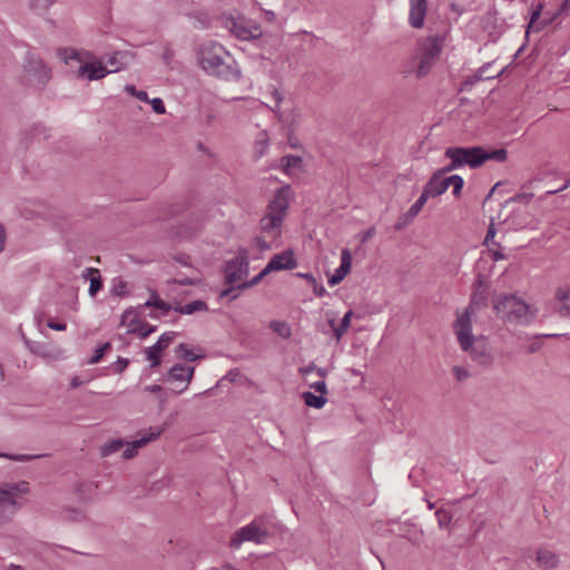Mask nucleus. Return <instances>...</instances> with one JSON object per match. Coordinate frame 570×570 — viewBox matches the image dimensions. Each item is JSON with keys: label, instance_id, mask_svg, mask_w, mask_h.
Segmentation results:
<instances>
[{"label": "nucleus", "instance_id": "obj_26", "mask_svg": "<svg viewBox=\"0 0 570 570\" xmlns=\"http://www.w3.org/2000/svg\"><path fill=\"white\" fill-rule=\"evenodd\" d=\"M490 66H491V62H487L483 66H481L473 76L469 77L463 82V86L464 87L473 86V85H475L476 82H479L481 80H489V79H493V78L499 77L501 75V72H499L498 75H494V76H487V71L490 68Z\"/></svg>", "mask_w": 570, "mask_h": 570}, {"label": "nucleus", "instance_id": "obj_17", "mask_svg": "<svg viewBox=\"0 0 570 570\" xmlns=\"http://www.w3.org/2000/svg\"><path fill=\"white\" fill-rule=\"evenodd\" d=\"M111 73L101 61L82 63L78 69V77L86 78L90 81L100 80Z\"/></svg>", "mask_w": 570, "mask_h": 570}, {"label": "nucleus", "instance_id": "obj_21", "mask_svg": "<svg viewBox=\"0 0 570 570\" xmlns=\"http://www.w3.org/2000/svg\"><path fill=\"white\" fill-rule=\"evenodd\" d=\"M157 330V326L155 325H151L149 323H146V322H141L137 318L132 320L129 324V333H135L137 334L138 336H140L141 338H146L148 337L150 334H153L154 332H156Z\"/></svg>", "mask_w": 570, "mask_h": 570}, {"label": "nucleus", "instance_id": "obj_11", "mask_svg": "<svg viewBox=\"0 0 570 570\" xmlns=\"http://www.w3.org/2000/svg\"><path fill=\"white\" fill-rule=\"evenodd\" d=\"M404 73L415 75L417 78L428 75V39H420L404 66Z\"/></svg>", "mask_w": 570, "mask_h": 570}, {"label": "nucleus", "instance_id": "obj_1", "mask_svg": "<svg viewBox=\"0 0 570 570\" xmlns=\"http://www.w3.org/2000/svg\"><path fill=\"white\" fill-rule=\"evenodd\" d=\"M479 303L475 296L471 298L465 309L458 315L453 330L461 348L469 352L470 356L481 365H490L493 361L491 348L484 337L472 334V317L476 312Z\"/></svg>", "mask_w": 570, "mask_h": 570}, {"label": "nucleus", "instance_id": "obj_63", "mask_svg": "<svg viewBox=\"0 0 570 570\" xmlns=\"http://www.w3.org/2000/svg\"><path fill=\"white\" fill-rule=\"evenodd\" d=\"M568 186H570V180H569V181H567V183H566L561 188H559V189H556V190H549V191H547V195H554V194H557V193H559V191H561V190H564Z\"/></svg>", "mask_w": 570, "mask_h": 570}, {"label": "nucleus", "instance_id": "obj_14", "mask_svg": "<svg viewBox=\"0 0 570 570\" xmlns=\"http://www.w3.org/2000/svg\"><path fill=\"white\" fill-rule=\"evenodd\" d=\"M160 429L150 428V430L148 432H144V434L139 439L132 442H125L126 449L122 452V458L127 460L134 458L140 448L156 440L160 435Z\"/></svg>", "mask_w": 570, "mask_h": 570}, {"label": "nucleus", "instance_id": "obj_2", "mask_svg": "<svg viewBox=\"0 0 570 570\" xmlns=\"http://www.w3.org/2000/svg\"><path fill=\"white\" fill-rule=\"evenodd\" d=\"M198 61L203 70L224 80H238L240 70L230 53L218 42H204L198 50Z\"/></svg>", "mask_w": 570, "mask_h": 570}, {"label": "nucleus", "instance_id": "obj_50", "mask_svg": "<svg viewBox=\"0 0 570 570\" xmlns=\"http://www.w3.org/2000/svg\"><path fill=\"white\" fill-rule=\"evenodd\" d=\"M533 198L531 193H519L514 195L510 200L517 203H529Z\"/></svg>", "mask_w": 570, "mask_h": 570}, {"label": "nucleus", "instance_id": "obj_49", "mask_svg": "<svg viewBox=\"0 0 570 570\" xmlns=\"http://www.w3.org/2000/svg\"><path fill=\"white\" fill-rule=\"evenodd\" d=\"M128 364H129V360L128 358L118 357V360L114 363V371L116 373H121V372H124L126 370Z\"/></svg>", "mask_w": 570, "mask_h": 570}, {"label": "nucleus", "instance_id": "obj_20", "mask_svg": "<svg viewBox=\"0 0 570 570\" xmlns=\"http://www.w3.org/2000/svg\"><path fill=\"white\" fill-rule=\"evenodd\" d=\"M131 60V55L127 51H117L107 59V63L111 66L109 71L117 72L126 68Z\"/></svg>", "mask_w": 570, "mask_h": 570}, {"label": "nucleus", "instance_id": "obj_31", "mask_svg": "<svg viewBox=\"0 0 570 570\" xmlns=\"http://www.w3.org/2000/svg\"><path fill=\"white\" fill-rule=\"evenodd\" d=\"M482 158H484V161L495 160L499 163H503L508 158V151L504 148H499V149L491 150V151H487L482 148Z\"/></svg>", "mask_w": 570, "mask_h": 570}, {"label": "nucleus", "instance_id": "obj_18", "mask_svg": "<svg viewBox=\"0 0 570 570\" xmlns=\"http://www.w3.org/2000/svg\"><path fill=\"white\" fill-rule=\"evenodd\" d=\"M428 11L426 0H410L409 23L413 28H422Z\"/></svg>", "mask_w": 570, "mask_h": 570}, {"label": "nucleus", "instance_id": "obj_58", "mask_svg": "<svg viewBox=\"0 0 570 570\" xmlns=\"http://www.w3.org/2000/svg\"><path fill=\"white\" fill-rule=\"evenodd\" d=\"M296 276L306 279L309 284H313L316 281L311 273H296Z\"/></svg>", "mask_w": 570, "mask_h": 570}, {"label": "nucleus", "instance_id": "obj_62", "mask_svg": "<svg viewBox=\"0 0 570 570\" xmlns=\"http://www.w3.org/2000/svg\"><path fill=\"white\" fill-rule=\"evenodd\" d=\"M559 312L562 316L570 317V305L561 306Z\"/></svg>", "mask_w": 570, "mask_h": 570}, {"label": "nucleus", "instance_id": "obj_52", "mask_svg": "<svg viewBox=\"0 0 570 570\" xmlns=\"http://www.w3.org/2000/svg\"><path fill=\"white\" fill-rule=\"evenodd\" d=\"M569 11H570V0H563L562 3L560 4L559 10L552 16L550 21L554 20L557 17H559L561 14L568 13Z\"/></svg>", "mask_w": 570, "mask_h": 570}, {"label": "nucleus", "instance_id": "obj_12", "mask_svg": "<svg viewBox=\"0 0 570 570\" xmlns=\"http://www.w3.org/2000/svg\"><path fill=\"white\" fill-rule=\"evenodd\" d=\"M176 336V332H166L160 335L153 346L145 350L146 358L151 362V367H157L161 364L160 353L168 347Z\"/></svg>", "mask_w": 570, "mask_h": 570}, {"label": "nucleus", "instance_id": "obj_61", "mask_svg": "<svg viewBox=\"0 0 570 570\" xmlns=\"http://www.w3.org/2000/svg\"><path fill=\"white\" fill-rule=\"evenodd\" d=\"M173 57H174V53L170 49L165 50V52L163 53V59L165 60L166 63H169V61L173 59Z\"/></svg>", "mask_w": 570, "mask_h": 570}, {"label": "nucleus", "instance_id": "obj_32", "mask_svg": "<svg viewBox=\"0 0 570 570\" xmlns=\"http://www.w3.org/2000/svg\"><path fill=\"white\" fill-rule=\"evenodd\" d=\"M125 446V441L121 439L111 440L101 448V455L108 456L112 453L118 452Z\"/></svg>", "mask_w": 570, "mask_h": 570}, {"label": "nucleus", "instance_id": "obj_38", "mask_svg": "<svg viewBox=\"0 0 570 570\" xmlns=\"http://www.w3.org/2000/svg\"><path fill=\"white\" fill-rule=\"evenodd\" d=\"M556 299L562 303V306L569 305L570 302V285L560 286L556 291Z\"/></svg>", "mask_w": 570, "mask_h": 570}, {"label": "nucleus", "instance_id": "obj_44", "mask_svg": "<svg viewBox=\"0 0 570 570\" xmlns=\"http://www.w3.org/2000/svg\"><path fill=\"white\" fill-rule=\"evenodd\" d=\"M102 288V282L100 277H92L89 285V295L95 296Z\"/></svg>", "mask_w": 570, "mask_h": 570}, {"label": "nucleus", "instance_id": "obj_28", "mask_svg": "<svg viewBox=\"0 0 570 570\" xmlns=\"http://www.w3.org/2000/svg\"><path fill=\"white\" fill-rule=\"evenodd\" d=\"M352 316H353L352 311L346 312L344 314L343 318L341 320L340 325H337V326H334V321H330V324L333 328L334 336L336 340H340L344 335L346 330L350 327Z\"/></svg>", "mask_w": 570, "mask_h": 570}, {"label": "nucleus", "instance_id": "obj_7", "mask_svg": "<svg viewBox=\"0 0 570 570\" xmlns=\"http://www.w3.org/2000/svg\"><path fill=\"white\" fill-rule=\"evenodd\" d=\"M445 157L451 160V164L445 167V170H454L464 165L476 168L484 163V158H482V147H450L445 150Z\"/></svg>", "mask_w": 570, "mask_h": 570}, {"label": "nucleus", "instance_id": "obj_5", "mask_svg": "<svg viewBox=\"0 0 570 570\" xmlns=\"http://www.w3.org/2000/svg\"><path fill=\"white\" fill-rule=\"evenodd\" d=\"M493 306L505 322L524 324L530 320L529 305L513 294L501 295Z\"/></svg>", "mask_w": 570, "mask_h": 570}, {"label": "nucleus", "instance_id": "obj_23", "mask_svg": "<svg viewBox=\"0 0 570 570\" xmlns=\"http://www.w3.org/2000/svg\"><path fill=\"white\" fill-rule=\"evenodd\" d=\"M446 32L436 35L433 38L430 37V65L434 61L442 52L445 45Z\"/></svg>", "mask_w": 570, "mask_h": 570}, {"label": "nucleus", "instance_id": "obj_9", "mask_svg": "<svg viewBox=\"0 0 570 570\" xmlns=\"http://www.w3.org/2000/svg\"><path fill=\"white\" fill-rule=\"evenodd\" d=\"M225 26L234 37L243 41L255 40L263 35L259 24L244 17H229L226 19Z\"/></svg>", "mask_w": 570, "mask_h": 570}, {"label": "nucleus", "instance_id": "obj_33", "mask_svg": "<svg viewBox=\"0 0 570 570\" xmlns=\"http://www.w3.org/2000/svg\"><path fill=\"white\" fill-rule=\"evenodd\" d=\"M110 293L115 296H126L127 295V282L124 281L121 277H115L111 281V288Z\"/></svg>", "mask_w": 570, "mask_h": 570}, {"label": "nucleus", "instance_id": "obj_10", "mask_svg": "<svg viewBox=\"0 0 570 570\" xmlns=\"http://www.w3.org/2000/svg\"><path fill=\"white\" fill-rule=\"evenodd\" d=\"M249 262L248 255L245 249L238 252V254L226 262L224 267L225 283L227 285L239 284L248 275Z\"/></svg>", "mask_w": 570, "mask_h": 570}, {"label": "nucleus", "instance_id": "obj_42", "mask_svg": "<svg viewBox=\"0 0 570 570\" xmlns=\"http://www.w3.org/2000/svg\"><path fill=\"white\" fill-rule=\"evenodd\" d=\"M126 91L132 96H135L137 99H139L140 101H149L148 100V95L146 91L144 90H137L135 86L132 85H127L126 86Z\"/></svg>", "mask_w": 570, "mask_h": 570}, {"label": "nucleus", "instance_id": "obj_35", "mask_svg": "<svg viewBox=\"0 0 570 570\" xmlns=\"http://www.w3.org/2000/svg\"><path fill=\"white\" fill-rule=\"evenodd\" d=\"M271 272L267 271V267L265 266L256 276H254L250 281H245L239 284H237V288H244L247 289L249 287L256 286L259 284L265 276H267Z\"/></svg>", "mask_w": 570, "mask_h": 570}, {"label": "nucleus", "instance_id": "obj_22", "mask_svg": "<svg viewBox=\"0 0 570 570\" xmlns=\"http://www.w3.org/2000/svg\"><path fill=\"white\" fill-rule=\"evenodd\" d=\"M537 562L540 567L552 569L558 564V557L550 550L540 549L537 552Z\"/></svg>", "mask_w": 570, "mask_h": 570}, {"label": "nucleus", "instance_id": "obj_36", "mask_svg": "<svg viewBox=\"0 0 570 570\" xmlns=\"http://www.w3.org/2000/svg\"><path fill=\"white\" fill-rule=\"evenodd\" d=\"M271 328L283 338H287L291 335V328L285 322L274 321L271 323Z\"/></svg>", "mask_w": 570, "mask_h": 570}, {"label": "nucleus", "instance_id": "obj_48", "mask_svg": "<svg viewBox=\"0 0 570 570\" xmlns=\"http://www.w3.org/2000/svg\"><path fill=\"white\" fill-rule=\"evenodd\" d=\"M453 374L459 382H461L470 376V373L468 372V370H465L464 367H461V366H454Z\"/></svg>", "mask_w": 570, "mask_h": 570}, {"label": "nucleus", "instance_id": "obj_37", "mask_svg": "<svg viewBox=\"0 0 570 570\" xmlns=\"http://www.w3.org/2000/svg\"><path fill=\"white\" fill-rule=\"evenodd\" d=\"M352 265V255L350 249L343 248L341 252V264L338 268L341 272L348 274Z\"/></svg>", "mask_w": 570, "mask_h": 570}, {"label": "nucleus", "instance_id": "obj_54", "mask_svg": "<svg viewBox=\"0 0 570 570\" xmlns=\"http://www.w3.org/2000/svg\"><path fill=\"white\" fill-rule=\"evenodd\" d=\"M311 387L323 395L327 393V387H326V383L324 380L312 383Z\"/></svg>", "mask_w": 570, "mask_h": 570}, {"label": "nucleus", "instance_id": "obj_4", "mask_svg": "<svg viewBox=\"0 0 570 570\" xmlns=\"http://www.w3.org/2000/svg\"><path fill=\"white\" fill-rule=\"evenodd\" d=\"M274 521L271 515H258L239 528L230 538V548L239 549L244 542L263 544L273 534Z\"/></svg>", "mask_w": 570, "mask_h": 570}, {"label": "nucleus", "instance_id": "obj_27", "mask_svg": "<svg viewBox=\"0 0 570 570\" xmlns=\"http://www.w3.org/2000/svg\"><path fill=\"white\" fill-rule=\"evenodd\" d=\"M208 309L207 303L202 299H196L194 302L187 303L185 305L178 306L176 311L180 314L190 315L196 312H205Z\"/></svg>", "mask_w": 570, "mask_h": 570}, {"label": "nucleus", "instance_id": "obj_6", "mask_svg": "<svg viewBox=\"0 0 570 570\" xmlns=\"http://www.w3.org/2000/svg\"><path fill=\"white\" fill-rule=\"evenodd\" d=\"M29 492L26 481L7 483L0 488V524L7 522L20 508L19 499Z\"/></svg>", "mask_w": 570, "mask_h": 570}, {"label": "nucleus", "instance_id": "obj_59", "mask_svg": "<svg viewBox=\"0 0 570 570\" xmlns=\"http://www.w3.org/2000/svg\"><path fill=\"white\" fill-rule=\"evenodd\" d=\"M314 371H316V365L314 363H311V364L299 368V372L303 375H306V374H308L311 372H314Z\"/></svg>", "mask_w": 570, "mask_h": 570}, {"label": "nucleus", "instance_id": "obj_64", "mask_svg": "<svg viewBox=\"0 0 570 570\" xmlns=\"http://www.w3.org/2000/svg\"><path fill=\"white\" fill-rule=\"evenodd\" d=\"M317 375H320L322 379H324L326 376V370L325 368H322V367H316V371Z\"/></svg>", "mask_w": 570, "mask_h": 570}, {"label": "nucleus", "instance_id": "obj_29", "mask_svg": "<svg viewBox=\"0 0 570 570\" xmlns=\"http://www.w3.org/2000/svg\"><path fill=\"white\" fill-rule=\"evenodd\" d=\"M302 397L307 406L314 407V409H322L327 401L323 394L315 395L312 392H304L302 394Z\"/></svg>", "mask_w": 570, "mask_h": 570}, {"label": "nucleus", "instance_id": "obj_19", "mask_svg": "<svg viewBox=\"0 0 570 570\" xmlns=\"http://www.w3.org/2000/svg\"><path fill=\"white\" fill-rule=\"evenodd\" d=\"M195 368L183 364H175L167 374V380L171 382H186L187 384L194 376Z\"/></svg>", "mask_w": 570, "mask_h": 570}, {"label": "nucleus", "instance_id": "obj_25", "mask_svg": "<svg viewBox=\"0 0 570 570\" xmlns=\"http://www.w3.org/2000/svg\"><path fill=\"white\" fill-rule=\"evenodd\" d=\"M60 58L66 62L69 63L71 60H77L79 62H82L83 59H89L92 57V55L88 51H78L71 48H65L59 52Z\"/></svg>", "mask_w": 570, "mask_h": 570}, {"label": "nucleus", "instance_id": "obj_8", "mask_svg": "<svg viewBox=\"0 0 570 570\" xmlns=\"http://www.w3.org/2000/svg\"><path fill=\"white\" fill-rule=\"evenodd\" d=\"M449 170L445 168L438 170L430 177V197H436L444 194L450 186L453 187L452 194L460 197L464 180L460 175H452L445 177L444 174Z\"/></svg>", "mask_w": 570, "mask_h": 570}, {"label": "nucleus", "instance_id": "obj_41", "mask_svg": "<svg viewBox=\"0 0 570 570\" xmlns=\"http://www.w3.org/2000/svg\"><path fill=\"white\" fill-rule=\"evenodd\" d=\"M244 288H237V285L236 284H233V285H228L227 288L223 289L220 292V297L224 298V297H227L229 298L230 301H234L236 299L238 296H239V291H243Z\"/></svg>", "mask_w": 570, "mask_h": 570}, {"label": "nucleus", "instance_id": "obj_13", "mask_svg": "<svg viewBox=\"0 0 570 570\" xmlns=\"http://www.w3.org/2000/svg\"><path fill=\"white\" fill-rule=\"evenodd\" d=\"M296 266L297 261L292 249L275 254L266 265L267 271L271 273L276 271H291Z\"/></svg>", "mask_w": 570, "mask_h": 570}, {"label": "nucleus", "instance_id": "obj_24", "mask_svg": "<svg viewBox=\"0 0 570 570\" xmlns=\"http://www.w3.org/2000/svg\"><path fill=\"white\" fill-rule=\"evenodd\" d=\"M281 166L285 174L291 175L294 170L302 168L303 158L301 156L286 155L282 157Z\"/></svg>", "mask_w": 570, "mask_h": 570}, {"label": "nucleus", "instance_id": "obj_57", "mask_svg": "<svg viewBox=\"0 0 570 570\" xmlns=\"http://www.w3.org/2000/svg\"><path fill=\"white\" fill-rule=\"evenodd\" d=\"M6 240H7L6 229L2 225H0V253L4 250Z\"/></svg>", "mask_w": 570, "mask_h": 570}, {"label": "nucleus", "instance_id": "obj_40", "mask_svg": "<svg viewBox=\"0 0 570 570\" xmlns=\"http://www.w3.org/2000/svg\"><path fill=\"white\" fill-rule=\"evenodd\" d=\"M111 348L110 343H105L95 350L94 355L89 360V364H97L101 361L105 353Z\"/></svg>", "mask_w": 570, "mask_h": 570}, {"label": "nucleus", "instance_id": "obj_3", "mask_svg": "<svg viewBox=\"0 0 570 570\" xmlns=\"http://www.w3.org/2000/svg\"><path fill=\"white\" fill-rule=\"evenodd\" d=\"M292 190L288 185L281 187L267 205L266 214L259 220L263 233L277 237L289 207Z\"/></svg>", "mask_w": 570, "mask_h": 570}, {"label": "nucleus", "instance_id": "obj_51", "mask_svg": "<svg viewBox=\"0 0 570 570\" xmlns=\"http://www.w3.org/2000/svg\"><path fill=\"white\" fill-rule=\"evenodd\" d=\"M0 458H7V459H11V460H14V461H29L33 458H36L35 455H28V454H18V455H11V454H7V453H2L0 452Z\"/></svg>", "mask_w": 570, "mask_h": 570}, {"label": "nucleus", "instance_id": "obj_39", "mask_svg": "<svg viewBox=\"0 0 570 570\" xmlns=\"http://www.w3.org/2000/svg\"><path fill=\"white\" fill-rule=\"evenodd\" d=\"M435 518L441 529L448 528L452 520L451 513L442 509L435 511Z\"/></svg>", "mask_w": 570, "mask_h": 570}, {"label": "nucleus", "instance_id": "obj_55", "mask_svg": "<svg viewBox=\"0 0 570 570\" xmlns=\"http://www.w3.org/2000/svg\"><path fill=\"white\" fill-rule=\"evenodd\" d=\"M47 326L51 330H55V331H66L67 328V324L66 323H62V322H56L53 320H50L48 323H47Z\"/></svg>", "mask_w": 570, "mask_h": 570}, {"label": "nucleus", "instance_id": "obj_53", "mask_svg": "<svg viewBox=\"0 0 570 570\" xmlns=\"http://www.w3.org/2000/svg\"><path fill=\"white\" fill-rule=\"evenodd\" d=\"M375 233H376V230L374 227H370L365 232L361 233L358 235L361 243L368 242L372 237H374Z\"/></svg>", "mask_w": 570, "mask_h": 570}, {"label": "nucleus", "instance_id": "obj_46", "mask_svg": "<svg viewBox=\"0 0 570 570\" xmlns=\"http://www.w3.org/2000/svg\"><path fill=\"white\" fill-rule=\"evenodd\" d=\"M346 275H347L346 273L341 272V269L337 267L335 269V273L328 278V285L330 286L337 285L338 283H341L344 279V277Z\"/></svg>", "mask_w": 570, "mask_h": 570}, {"label": "nucleus", "instance_id": "obj_47", "mask_svg": "<svg viewBox=\"0 0 570 570\" xmlns=\"http://www.w3.org/2000/svg\"><path fill=\"white\" fill-rule=\"evenodd\" d=\"M495 233H497V232H495L494 223H493V222H491V223H490V225H489V227H488L487 235H485V239H484V243H485L487 245H490V244H492V245H498V244L493 240V238H494V236H495Z\"/></svg>", "mask_w": 570, "mask_h": 570}, {"label": "nucleus", "instance_id": "obj_43", "mask_svg": "<svg viewBox=\"0 0 570 570\" xmlns=\"http://www.w3.org/2000/svg\"><path fill=\"white\" fill-rule=\"evenodd\" d=\"M145 305L154 306V307L165 311V312H168L170 308L169 305L165 301H163L161 298H158V297L154 298L153 301L151 299L147 301Z\"/></svg>", "mask_w": 570, "mask_h": 570}, {"label": "nucleus", "instance_id": "obj_15", "mask_svg": "<svg viewBox=\"0 0 570 570\" xmlns=\"http://www.w3.org/2000/svg\"><path fill=\"white\" fill-rule=\"evenodd\" d=\"M428 200V184H425L422 187V191L417 200L410 207V209L401 215L396 223H395V229L400 230L403 229L406 225H409L412 219L421 212L423 205Z\"/></svg>", "mask_w": 570, "mask_h": 570}, {"label": "nucleus", "instance_id": "obj_56", "mask_svg": "<svg viewBox=\"0 0 570 570\" xmlns=\"http://www.w3.org/2000/svg\"><path fill=\"white\" fill-rule=\"evenodd\" d=\"M312 285L314 287V293L316 296L323 297L326 294V289L324 288V286L321 284H317L316 281Z\"/></svg>", "mask_w": 570, "mask_h": 570}, {"label": "nucleus", "instance_id": "obj_60", "mask_svg": "<svg viewBox=\"0 0 570 570\" xmlns=\"http://www.w3.org/2000/svg\"><path fill=\"white\" fill-rule=\"evenodd\" d=\"M146 392L157 393L161 391V386L158 384L147 385L144 389Z\"/></svg>", "mask_w": 570, "mask_h": 570}, {"label": "nucleus", "instance_id": "obj_30", "mask_svg": "<svg viewBox=\"0 0 570 570\" xmlns=\"http://www.w3.org/2000/svg\"><path fill=\"white\" fill-rule=\"evenodd\" d=\"M542 9H543L542 3H539V4H537L535 8H533L531 17H530V21L528 23V32L530 30L540 31L543 27H546L549 23V22H542V23L537 22L541 16Z\"/></svg>", "mask_w": 570, "mask_h": 570}, {"label": "nucleus", "instance_id": "obj_45", "mask_svg": "<svg viewBox=\"0 0 570 570\" xmlns=\"http://www.w3.org/2000/svg\"><path fill=\"white\" fill-rule=\"evenodd\" d=\"M150 105L156 114L163 115L166 112L165 104L161 98L151 99Z\"/></svg>", "mask_w": 570, "mask_h": 570}, {"label": "nucleus", "instance_id": "obj_34", "mask_svg": "<svg viewBox=\"0 0 570 570\" xmlns=\"http://www.w3.org/2000/svg\"><path fill=\"white\" fill-rule=\"evenodd\" d=\"M176 356L178 358H184V360H187L189 362H194L196 360H198L200 356L196 355L195 353H193L189 348H188V345L185 344V343H180L177 347H176Z\"/></svg>", "mask_w": 570, "mask_h": 570}, {"label": "nucleus", "instance_id": "obj_16", "mask_svg": "<svg viewBox=\"0 0 570 570\" xmlns=\"http://www.w3.org/2000/svg\"><path fill=\"white\" fill-rule=\"evenodd\" d=\"M26 73L37 78L38 83L45 86L50 79V71L40 58L29 57L24 67Z\"/></svg>", "mask_w": 570, "mask_h": 570}]
</instances>
